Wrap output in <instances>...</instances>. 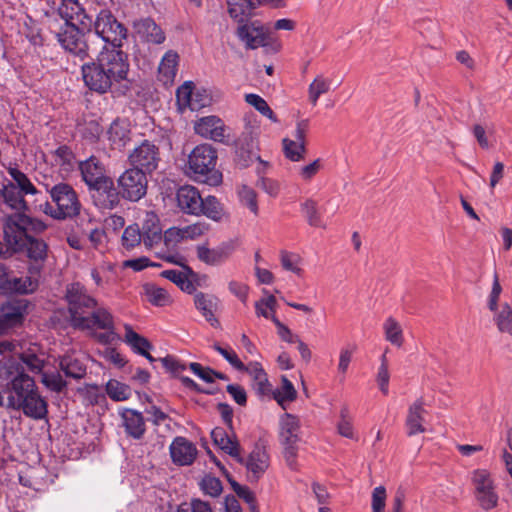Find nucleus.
Wrapping results in <instances>:
<instances>
[{
    "mask_svg": "<svg viewBox=\"0 0 512 512\" xmlns=\"http://www.w3.org/2000/svg\"><path fill=\"white\" fill-rule=\"evenodd\" d=\"M474 496L480 507L486 511L498 505L499 496L491 473L486 469H475L471 475Z\"/></svg>",
    "mask_w": 512,
    "mask_h": 512,
    "instance_id": "obj_8",
    "label": "nucleus"
},
{
    "mask_svg": "<svg viewBox=\"0 0 512 512\" xmlns=\"http://www.w3.org/2000/svg\"><path fill=\"white\" fill-rule=\"evenodd\" d=\"M28 301L25 299L9 300L1 306L0 334L21 325L27 313Z\"/></svg>",
    "mask_w": 512,
    "mask_h": 512,
    "instance_id": "obj_16",
    "label": "nucleus"
},
{
    "mask_svg": "<svg viewBox=\"0 0 512 512\" xmlns=\"http://www.w3.org/2000/svg\"><path fill=\"white\" fill-rule=\"evenodd\" d=\"M122 425L127 436L139 440L146 431L142 414L133 409H125L121 412Z\"/></svg>",
    "mask_w": 512,
    "mask_h": 512,
    "instance_id": "obj_27",
    "label": "nucleus"
},
{
    "mask_svg": "<svg viewBox=\"0 0 512 512\" xmlns=\"http://www.w3.org/2000/svg\"><path fill=\"white\" fill-rule=\"evenodd\" d=\"M198 94L194 93V84L191 81L185 82L182 84L176 91L177 101L182 106H187L191 110L199 109L200 107H204L209 103V98L205 97L201 99L199 102L194 97H197Z\"/></svg>",
    "mask_w": 512,
    "mask_h": 512,
    "instance_id": "obj_36",
    "label": "nucleus"
},
{
    "mask_svg": "<svg viewBox=\"0 0 512 512\" xmlns=\"http://www.w3.org/2000/svg\"><path fill=\"white\" fill-rule=\"evenodd\" d=\"M176 512H213L210 505L200 499H192L178 506Z\"/></svg>",
    "mask_w": 512,
    "mask_h": 512,
    "instance_id": "obj_64",
    "label": "nucleus"
},
{
    "mask_svg": "<svg viewBox=\"0 0 512 512\" xmlns=\"http://www.w3.org/2000/svg\"><path fill=\"white\" fill-rule=\"evenodd\" d=\"M330 85L331 81L329 79L324 78L322 75H318L309 85V101L315 106L319 97L329 91Z\"/></svg>",
    "mask_w": 512,
    "mask_h": 512,
    "instance_id": "obj_53",
    "label": "nucleus"
},
{
    "mask_svg": "<svg viewBox=\"0 0 512 512\" xmlns=\"http://www.w3.org/2000/svg\"><path fill=\"white\" fill-rule=\"evenodd\" d=\"M8 174L13 179L11 181L14 183V187H17L20 191L24 192L27 195H38L40 192L35 187V185L31 182L28 176L19 170L17 167H9Z\"/></svg>",
    "mask_w": 512,
    "mask_h": 512,
    "instance_id": "obj_42",
    "label": "nucleus"
},
{
    "mask_svg": "<svg viewBox=\"0 0 512 512\" xmlns=\"http://www.w3.org/2000/svg\"><path fill=\"white\" fill-rule=\"evenodd\" d=\"M65 297L73 327L81 317L87 316L97 306L96 299L89 295L85 286L79 282L67 286Z\"/></svg>",
    "mask_w": 512,
    "mask_h": 512,
    "instance_id": "obj_6",
    "label": "nucleus"
},
{
    "mask_svg": "<svg viewBox=\"0 0 512 512\" xmlns=\"http://www.w3.org/2000/svg\"><path fill=\"white\" fill-rule=\"evenodd\" d=\"M85 31L79 25L64 23L59 31L55 32V37L66 52L83 60L88 56L89 49Z\"/></svg>",
    "mask_w": 512,
    "mask_h": 512,
    "instance_id": "obj_9",
    "label": "nucleus"
},
{
    "mask_svg": "<svg viewBox=\"0 0 512 512\" xmlns=\"http://www.w3.org/2000/svg\"><path fill=\"white\" fill-rule=\"evenodd\" d=\"M208 231V225L204 222H197L184 228H170L165 232L166 241H179L182 239H194Z\"/></svg>",
    "mask_w": 512,
    "mask_h": 512,
    "instance_id": "obj_35",
    "label": "nucleus"
},
{
    "mask_svg": "<svg viewBox=\"0 0 512 512\" xmlns=\"http://www.w3.org/2000/svg\"><path fill=\"white\" fill-rule=\"evenodd\" d=\"M201 214L214 221H221L225 216L221 203L214 196L203 198V211H201Z\"/></svg>",
    "mask_w": 512,
    "mask_h": 512,
    "instance_id": "obj_50",
    "label": "nucleus"
},
{
    "mask_svg": "<svg viewBox=\"0 0 512 512\" xmlns=\"http://www.w3.org/2000/svg\"><path fill=\"white\" fill-rule=\"evenodd\" d=\"M218 298L203 292H197L194 296V304L202 316L210 323L211 326L218 328L219 320L215 317L214 311L217 309Z\"/></svg>",
    "mask_w": 512,
    "mask_h": 512,
    "instance_id": "obj_29",
    "label": "nucleus"
},
{
    "mask_svg": "<svg viewBox=\"0 0 512 512\" xmlns=\"http://www.w3.org/2000/svg\"><path fill=\"white\" fill-rule=\"evenodd\" d=\"M238 39L244 43L247 49H257L259 47H268L273 45V49L278 51L279 44L272 41L271 33L260 21H245L238 25L236 30Z\"/></svg>",
    "mask_w": 512,
    "mask_h": 512,
    "instance_id": "obj_7",
    "label": "nucleus"
},
{
    "mask_svg": "<svg viewBox=\"0 0 512 512\" xmlns=\"http://www.w3.org/2000/svg\"><path fill=\"white\" fill-rule=\"evenodd\" d=\"M170 455L175 464L190 465L197 455V449L186 438L176 437L170 445Z\"/></svg>",
    "mask_w": 512,
    "mask_h": 512,
    "instance_id": "obj_23",
    "label": "nucleus"
},
{
    "mask_svg": "<svg viewBox=\"0 0 512 512\" xmlns=\"http://www.w3.org/2000/svg\"><path fill=\"white\" fill-rule=\"evenodd\" d=\"M176 200L180 210L186 214L200 215L203 211V198L193 186H181L176 192Z\"/></svg>",
    "mask_w": 512,
    "mask_h": 512,
    "instance_id": "obj_20",
    "label": "nucleus"
},
{
    "mask_svg": "<svg viewBox=\"0 0 512 512\" xmlns=\"http://www.w3.org/2000/svg\"><path fill=\"white\" fill-rule=\"evenodd\" d=\"M196 253L197 258L207 265L215 266L223 263L217 247L211 249L206 245H198Z\"/></svg>",
    "mask_w": 512,
    "mask_h": 512,
    "instance_id": "obj_56",
    "label": "nucleus"
},
{
    "mask_svg": "<svg viewBox=\"0 0 512 512\" xmlns=\"http://www.w3.org/2000/svg\"><path fill=\"white\" fill-rule=\"evenodd\" d=\"M46 190L56 204V208H53L51 204L45 202L43 211L46 214L57 220L73 218L79 214L81 204L71 185L61 182L51 188L46 186Z\"/></svg>",
    "mask_w": 512,
    "mask_h": 512,
    "instance_id": "obj_2",
    "label": "nucleus"
},
{
    "mask_svg": "<svg viewBox=\"0 0 512 512\" xmlns=\"http://www.w3.org/2000/svg\"><path fill=\"white\" fill-rule=\"evenodd\" d=\"M213 349L217 351L234 369L242 371L245 364L239 359L235 351L231 348H223L218 343L213 344Z\"/></svg>",
    "mask_w": 512,
    "mask_h": 512,
    "instance_id": "obj_58",
    "label": "nucleus"
},
{
    "mask_svg": "<svg viewBox=\"0 0 512 512\" xmlns=\"http://www.w3.org/2000/svg\"><path fill=\"white\" fill-rule=\"evenodd\" d=\"M117 184L123 199L138 202L147 193V174L131 167L118 177Z\"/></svg>",
    "mask_w": 512,
    "mask_h": 512,
    "instance_id": "obj_10",
    "label": "nucleus"
},
{
    "mask_svg": "<svg viewBox=\"0 0 512 512\" xmlns=\"http://www.w3.org/2000/svg\"><path fill=\"white\" fill-rule=\"evenodd\" d=\"M427 411L424 408L423 398L417 399L408 408L407 417L405 420V426L407 429L408 436H414L426 431L423 423L425 421V415Z\"/></svg>",
    "mask_w": 512,
    "mask_h": 512,
    "instance_id": "obj_24",
    "label": "nucleus"
},
{
    "mask_svg": "<svg viewBox=\"0 0 512 512\" xmlns=\"http://www.w3.org/2000/svg\"><path fill=\"white\" fill-rule=\"evenodd\" d=\"M161 276L176 284L184 292L191 294L196 290L195 284L182 271L175 269L164 270L161 272Z\"/></svg>",
    "mask_w": 512,
    "mask_h": 512,
    "instance_id": "obj_43",
    "label": "nucleus"
},
{
    "mask_svg": "<svg viewBox=\"0 0 512 512\" xmlns=\"http://www.w3.org/2000/svg\"><path fill=\"white\" fill-rule=\"evenodd\" d=\"M386 489L384 486L380 485L374 488L372 492V501L371 508L372 512H384V508L386 505Z\"/></svg>",
    "mask_w": 512,
    "mask_h": 512,
    "instance_id": "obj_63",
    "label": "nucleus"
},
{
    "mask_svg": "<svg viewBox=\"0 0 512 512\" xmlns=\"http://www.w3.org/2000/svg\"><path fill=\"white\" fill-rule=\"evenodd\" d=\"M83 234L88 238L91 247L99 250L104 246L106 232L100 227H92L89 230H83Z\"/></svg>",
    "mask_w": 512,
    "mask_h": 512,
    "instance_id": "obj_62",
    "label": "nucleus"
},
{
    "mask_svg": "<svg viewBox=\"0 0 512 512\" xmlns=\"http://www.w3.org/2000/svg\"><path fill=\"white\" fill-rule=\"evenodd\" d=\"M57 11L64 23L79 25L88 33L92 31L93 18L86 13L78 0H62Z\"/></svg>",
    "mask_w": 512,
    "mask_h": 512,
    "instance_id": "obj_15",
    "label": "nucleus"
},
{
    "mask_svg": "<svg viewBox=\"0 0 512 512\" xmlns=\"http://www.w3.org/2000/svg\"><path fill=\"white\" fill-rule=\"evenodd\" d=\"M89 190L92 193L95 205L100 209H114L120 203V190L114 186V182L110 177L98 182Z\"/></svg>",
    "mask_w": 512,
    "mask_h": 512,
    "instance_id": "obj_17",
    "label": "nucleus"
},
{
    "mask_svg": "<svg viewBox=\"0 0 512 512\" xmlns=\"http://www.w3.org/2000/svg\"><path fill=\"white\" fill-rule=\"evenodd\" d=\"M59 368L66 377L80 380L86 375L84 363L72 355H64L59 359Z\"/></svg>",
    "mask_w": 512,
    "mask_h": 512,
    "instance_id": "obj_38",
    "label": "nucleus"
},
{
    "mask_svg": "<svg viewBox=\"0 0 512 512\" xmlns=\"http://www.w3.org/2000/svg\"><path fill=\"white\" fill-rule=\"evenodd\" d=\"M383 330L385 339L392 345L401 347L404 342L403 331L399 322L393 318L388 317L384 324Z\"/></svg>",
    "mask_w": 512,
    "mask_h": 512,
    "instance_id": "obj_44",
    "label": "nucleus"
},
{
    "mask_svg": "<svg viewBox=\"0 0 512 512\" xmlns=\"http://www.w3.org/2000/svg\"><path fill=\"white\" fill-rule=\"evenodd\" d=\"M217 151L210 144L197 145L188 156V169L194 179L210 186L222 182V174L216 169Z\"/></svg>",
    "mask_w": 512,
    "mask_h": 512,
    "instance_id": "obj_1",
    "label": "nucleus"
},
{
    "mask_svg": "<svg viewBox=\"0 0 512 512\" xmlns=\"http://www.w3.org/2000/svg\"><path fill=\"white\" fill-rule=\"evenodd\" d=\"M245 465L248 478L257 481L269 467V455L264 445L257 443L246 459L241 462Z\"/></svg>",
    "mask_w": 512,
    "mask_h": 512,
    "instance_id": "obj_19",
    "label": "nucleus"
},
{
    "mask_svg": "<svg viewBox=\"0 0 512 512\" xmlns=\"http://www.w3.org/2000/svg\"><path fill=\"white\" fill-rule=\"evenodd\" d=\"M300 427V420L297 416L290 413H284L280 416L279 441L283 447L286 463L291 469L296 468Z\"/></svg>",
    "mask_w": 512,
    "mask_h": 512,
    "instance_id": "obj_4",
    "label": "nucleus"
},
{
    "mask_svg": "<svg viewBox=\"0 0 512 512\" xmlns=\"http://www.w3.org/2000/svg\"><path fill=\"white\" fill-rule=\"evenodd\" d=\"M9 375L11 376L12 391V394L9 397V406L13 407L15 403L22 401L26 395H31L38 391L34 378L29 376L27 373H24L23 369L18 371V373H14L12 370H9Z\"/></svg>",
    "mask_w": 512,
    "mask_h": 512,
    "instance_id": "obj_18",
    "label": "nucleus"
},
{
    "mask_svg": "<svg viewBox=\"0 0 512 512\" xmlns=\"http://www.w3.org/2000/svg\"><path fill=\"white\" fill-rule=\"evenodd\" d=\"M229 481L233 491L237 494V496L243 499L249 505L252 512H258L256 507L255 494L248 487L240 485L235 480L230 479Z\"/></svg>",
    "mask_w": 512,
    "mask_h": 512,
    "instance_id": "obj_57",
    "label": "nucleus"
},
{
    "mask_svg": "<svg viewBox=\"0 0 512 512\" xmlns=\"http://www.w3.org/2000/svg\"><path fill=\"white\" fill-rule=\"evenodd\" d=\"M214 444L235 458L238 462L243 461V457L240 455V445L233 430L231 431V435L225 438H219V440L214 441Z\"/></svg>",
    "mask_w": 512,
    "mask_h": 512,
    "instance_id": "obj_48",
    "label": "nucleus"
},
{
    "mask_svg": "<svg viewBox=\"0 0 512 512\" xmlns=\"http://www.w3.org/2000/svg\"><path fill=\"white\" fill-rule=\"evenodd\" d=\"M128 159L132 168H137L146 174H150L158 167L160 161L159 149L152 142L144 140L133 149Z\"/></svg>",
    "mask_w": 512,
    "mask_h": 512,
    "instance_id": "obj_13",
    "label": "nucleus"
},
{
    "mask_svg": "<svg viewBox=\"0 0 512 512\" xmlns=\"http://www.w3.org/2000/svg\"><path fill=\"white\" fill-rule=\"evenodd\" d=\"M102 132L103 128L95 120L86 122L81 130L82 137L91 143L98 141Z\"/></svg>",
    "mask_w": 512,
    "mask_h": 512,
    "instance_id": "obj_60",
    "label": "nucleus"
},
{
    "mask_svg": "<svg viewBox=\"0 0 512 512\" xmlns=\"http://www.w3.org/2000/svg\"><path fill=\"white\" fill-rule=\"evenodd\" d=\"M200 487L202 491L211 496V497H217L222 492V483L221 481L211 475H206L200 482Z\"/></svg>",
    "mask_w": 512,
    "mask_h": 512,
    "instance_id": "obj_59",
    "label": "nucleus"
},
{
    "mask_svg": "<svg viewBox=\"0 0 512 512\" xmlns=\"http://www.w3.org/2000/svg\"><path fill=\"white\" fill-rule=\"evenodd\" d=\"M145 295L148 301L155 306H165L170 302L167 291L153 284L144 286Z\"/></svg>",
    "mask_w": 512,
    "mask_h": 512,
    "instance_id": "obj_54",
    "label": "nucleus"
},
{
    "mask_svg": "<svg viewBox=\"0 0 512 512\" xmlns=\"http://www.w3.org/2000/svg\"><path fill=\"white\" fill-rule=\"evenodd\" d=\"M125 328V338L124 341L127 345L131 347V349L141 355L146 354V350L152 349L151 343L147 338L142 335L136 333L129 324L124 325Z\"/></svg>",
    "mask_w": 512,
    "mask_h": 512,
    "instance_id": "obj_41",
    "label": "nucleus"
},
{
    "mask_svg": "<svg viewBox=\"0 0 512 512\" xmlns=\"http://www.w3.org/2000/svg\"><path fill=\"white\" fill-rule=\"evenodd\" d=\"M140 230L144 237V245L147 248H152L162 239V229L160 227L159 219L153 212L146 214L145 220Z\"/></svg>",
    "mask_w": 512,
    "mask_h": 512,
    "instance_id": "obj_30",
    "label": "nucleus"
},
{
    "mask_svg": "<svg viewBox=\"0 0 512 512\" xmlns=\"http://www.w3.org/2000/svg\"><path fill=\"white\" fill-rule=\"evenodd\" d=\"M141 242L144 243V237L139 225L132 224L127 226L121 237V244L123 248L130 251L138 246Z\"/></svg>",
    "mask_w": 512,
    "mask_h": 512,
    "instance_id": "obj_46",
    "label": "nucleus"
},
{
    "mask_svg": "<svg viewBox=\"0 0 512 512\" xmlns=\"http://www.w3.org/2000/svg\"><path fill=\"white\" fill-rule=\"evenodd\" d=\"M134 28L147 42L161 44L165 40L164 32L151 18L135 21Z\"/></svg>",
    "mask_w": 512,
    "mask_h": 512,
    "instance_id": "obj_32",
    "label": "nucleus"
},
{
    "mask_svg": "<svg viewBox=\"0 0 512 512\" xmlns=\"http://www.w3.org/2000/svg\"><path fill=\"white\" fill-rule=\"evenodd\" d=\"M14 251L26 250L27 257L35 262H43L47 257L48 245L42 239L35 238L33 236L25 237L23 245L19 248H12Z\"/></svg>",
    "mask_w": 512,
    "mask_h": 512,
    "instance_id": "obj_37",
    "label": "nucleus"
},
{
    "mask_svg": "<svg viewBox=\"0 0 512 512\" xmlns=\"http://www.w3.org/2000/svg\"><path fill=\"white\" fill-rule=\"evenodd\" d=\"M280 260H281V265L285 270L291 271L298 275L301 273L302 270L298 266L300 257L297 254L290 253V252L283 250L280 253Z\"/></svg>",
    "mask_w": 512,
    "mask_h": 512,
    "instance_id": "obj_61",
    "label": "nucleus"
},
{
    "mask_svg": "<svg viewBox=\"0 0 512 512\" xmlns=\"http://www.w3.org/2000/svg\"><path fill=\"white\" fill-rule=\"evenodd\" d=\"M301 212L304 214L307 223L313 227L325 228L318 209V204L313 199H307L301 204Z\"/></svg>",
    "mask_w": 512,
    "mask_h": 512,
    "instance_id": "obj_47",
    "label": "nucleus"
},
{
    "mask_svg": "<svg viewBox=\"0 0 512 512\" xmlns=\"http://www.w3.org/2000/svg\"><path fill=\"white\" fill-rule=\"evenodd\" d=\"M309 129V121L303 119L297 122L293 138L283 139V151L287 159L293 162H298L304 159L307 152L306 149V135Z\"/></svg>",
    "mask_w": 512,
    "mask_h": 512,
    "instance_id": "obj_14",
    "label": "nucleus"
},
{
    "mask_svg": "<svg viewBox=\"0 0 512 512\" xmlns=\"http://www.w3.org/2000/svg\"><path fill=\"white\" fill-rule=\"evenodd\" d=\"M44 364V359L39 357L36 353L24 351L19 355V362H17L15 366H11L9 370L18 373V371L23 369L24 373L28 371L33 374H42L44 372Z\"/></svg>",
    "mask_w": 512,
    "mask_h": 512,
    "instance_id": "obj_34",
    "label": "nucleus"
},
{
    "mask_svg": "<svg viewBox=\"0 0 512 512\" xmlns=\"http://www.w3.org/2000/svg\"><path fill=\"white\" fill-rule=\"evenodd\" d=\"M196 134L213 140L215 142H224L225 124L217 116H206L200 118L194 126Z\"/></svg>",
    "mask_w": 512,
    "mask_h": 512,
    "instance_id": "obj_22",
    "label": "nucleus"
},
{
    "mask_svg": "<svg viewBox=\"0 0 512 512\" xmlns=\"http://www.w3.org/2000/svg\"><path fill=\"white\" fill-rule=\"evenodd\" d=\"M114 326L112 314L105 308H94L91 312L84 317L74 326L78 329H107Z\"/></svg>",
    "mask_w": 512,
    "mask_h": 512,
    "instance_id": "obj_25",
    "label": "nucleus"
},
{
    "mask_svg": "<svg viewBox=\"0 0 512 512\" xmlns=\"http://www.w3.org/2000/svg\"><path fill=\"white\" fill-rule=\"evenodd\" d=\"M108 139L113 148L121 149L130 140V129L127 120L117 118L107 131Z\"/></svg>",
    "mask_w": 512,
    "mask_h": 512,
    "instance_id": "obj_33",
    "label": "nucleus"
},
{
    "mask_svg": "<svg viewBox=\"0 0 512 512\" xmlns=\"http://www.w3.org/2000/svg\"><path fill=\"white\" fill-rule=\"evenodd\" d=\"M245 101L253 106L259 113L270 119L272 122L277 123L278 118L276 117L273 110L269 107L268 103L264 98L257 94L249 93L245 95Z\"/></svg>",
    "mask_w": 512,
    "mask_h": 512,
    "instance_id": "obj_51",
    "label": "nucleus"
},
{
    "mask_svg": "<svg viewBox=\"0 0 512 512\" xmlns=\"http://www.w3.org/2000/svg\"><path fill=\"white\" fill-rule=\"evenodd\" d=\"M38 287V281L29 276L14 277L0 282V290L4 293L29 294Z\"/></svg>",
    "mask_w": 512,
    "mask_h": 512,
    "instance_id": "obj_31",
    "label": "nucleus"
},
{
    "mask_svg": "<svg viewBox=\"0 0 512 512\" xmlns=\"http://www.w3.org/2000/svg\"><path fill=\"white\" fill-rule=\"evenodd\" d=\"M256 9L254 0H229L228 12L231 18L238 22V25L248 21V17L252 15Z\"/></svg>",
    "mask_w": 512,
    "mask_h": 512,
    "instance_id": "obj_39",
    "label": "nucleus"
},
{
    "mask_svg": "<svg viewBox=\"0 0 512 512\" xmlns=\"http://www.w3.org/2000/svg\"><path fill=\"white\" fill-rule=\"evenodd\" d=\"M281 382V389L273 390L272 398L275 399L283 409H285L286 402H292L297 398V391L292 382L286 376H282Z\"/></svg>",
    "mask_w": 512,
    "mask_h": 512,
    "instance_id": "obj_45",
    "label": "nucleus"
},
{
    "mask_svg": "<svg viewBox=\"0 0 512 512\" xmlns=\"http://www.w3.org/2000/svg\"><path fill=\"white\" fill-rule=\"evenodd\" d=\"M92 29L97 36L111 46L122 47L123 40L127 38L126 27L108 9L100 10L93 20Z\"/></svg>",
    "mask_w": 512,
    "mask_h": 512,
    "instance_id": "obj_5",
    "label": "nucleus"
},
{
    "mask_svg": "<svg viewBox=\"0 0 512 512\" xmlns=\"http://www.w3.org/2000/svg\"><path fill=\"white\" fill-rule=\"evenodd\" d=\"M97 58L116 84L128 81L130 64L128 55L121 50V47H105Z\"/></svg>",
    "mask_w": 512,
    "mask_h": 512,
    "instance_id": "obj_11",
    "label": "nucleus"
},
{
    "mask_svg": "<svg viewBox=\"0 0 512 512\" xmlns=\"http://www.w3.org/2000/svg\"><path fill=\"white\" fill-rule=\"evenodd\" d=\"M41 382L48 390L56 393H61L67 387V382L57 371H44L41 374Z\"/></svg>",
    "mask_w": 512,
    "mask_h": 512,
    "instance_id": "obj_52",
    "label": "nucleus"
},
{
    "mask_svg": "<svg viewBox=\"0 0 512 512\" xmlns=\"http://www.w3.org/2000/svg\"><path fill=\"white\" fill-rule=\"evenodd\" d=\"M79 168L82 178L88 188L93 187L98 184V182H101L103 179L108 177L105 175L104 165L95 156H91L87 160L81 162Z\"/></svg>",
    "mask_w": 512,
    "mask_h": 512,
    "instance_id": "obj_26",
    "label": "nucleus"
},
{
    "mask_svg": "<svg viewBox=\"0 0 512 512\" xmlns=\"http://www.w3.org/2000/svg\"><path fill=\"white\" fill-rule=\"evenodd\" d=\"M46 224L38 219L29 217L23 213H14L5 218L3 231L4 239L10 248L19 249L23 245L25 237L30 236L28 230L43 232Z\"/></svg>",
    "mask_w": 512,
    "mask_h": 512,
    "instance_id": "obj_3",
    "label": "nucleus"
},
{
    "mask_svg": "<svg viewBox=\"0 0 512 512\" xmlns=\"http://www.w3.org/2000/svg\"><path fill=\"white\" fill-rule=\"evenodd\" d=\"M0 195L3 198L4 204L16 213H23L29 211V206L24 196V192L14 187V183L8 182L2 186Z\"/></svg>",
    "mask_w": 512,
    "mask_h": 512,
    "instance_id": "obj_28",
    "label": "nucleus"
},
{
    "mask_svg": "<svg viewBox=\"0 0 512 512\" xmlns=\"http://www.w3.org/2000/svg\"><path fill=\"white\" fill-rule=\"evenodd\" d=\"M12 408L21 410L25 416L35 420L45 419L48 415V403L39 391L26 395L22 401L15 403Z\"/></svg>",
    "mask_w": 512,
    "mask_h": 512,
    "instance_id": "obj_21",
    "label": "nucleus"
},
{
    "mask_svg": "<svg viewBox=\"0 0 512 512\" xmlns=\"http://www.w3.org/2000/svg\"><path fill=\"white\" fill-rule=\"evenodd\" d=\"M494 320L500 332L512 335V308L508 303L501 305V309L495 313Z\"/></svg>",
    "mask_w": 512,
    "mask_h": 512,
    "instance_id": "obj_49",
    "label": "nucleus"
},
{
    "mask_svg": "<svg viewBox=\"0 0 512 512\" xmlns=\"http://www.w3.org/2000/svg\"><path fill=\"white\" fill-rule=\"evenodd\" d=\"M81 71L85 85L99 94L108 92L116 84L98 58L96 61L82 65Z\"/></svg>",
    "mask_w": 512,
    "mask_h": 512,
    "instance_id": "obj_12",
    "label": "nucleus"
},
{
    "mask_svg": "<svg viewBox=\"0 0 512 512\" xmlns=\"http://www.w3.org/2000/svg\"><path fill=\"white\" fill-rule=\"evenodd\" d=\"M106 393L114 401H125L131 395L128 385L111 379L106 384Z\"/></svg>",
    "mask_w": 512,
    "mask_h": 512,
    "instance_id": "obj_55",
    "label": "nucleus"
},
{
    "mask_svg": "<svg viewBox=\"0 0 512 512\" xmlns=\"http://www.w3.org/2000/svg\"><path fill=\"white\" fill-rule=\"evenodd\" d=\"M177 65L178 54L173 51L166 52L158 68L159 78L164 84L173 82L177 73Z\"/></svg>",
    "mask_w": 512,
    "mask_h": 512,
    "instance_id": "obj_40",
    "label": "nucleus"
}]
</instances>
